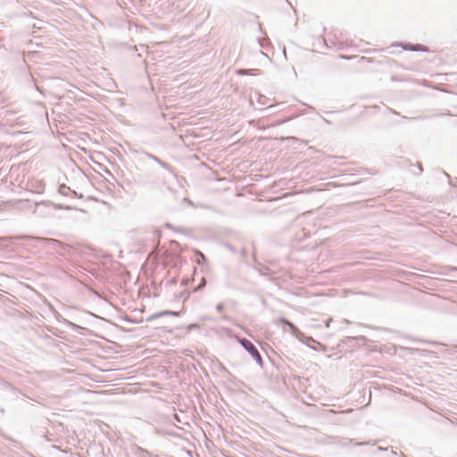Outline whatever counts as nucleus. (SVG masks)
<instances>
[{
    "label": "nucleus",
    "mask_w": 457,
    "mask_h": 457,
    "mask_svg": "<svg viewBox=\"0 0 457 457\" xmlns=\"http://www.w3.org/2000/svg\"><path fill=\"white\" fill-rule=\"evenodd\" d=\"M241 345L251 354L258 364L262 365V359L255 345L246 338L239 339Z\"/></svg>",
    "instance_id": "nucleus-1"
},
{
    "label": "nucleus",
    "mask_w": 457,
    "mask_h": 457,
    "mask_svg": "<svg viewBox=\"0 0 457 457\" xmlns=\"http://www.w3.org/2000/svg\"><path fill=\"white\" fill-rule=\"evenodd\" d=\"M205 285H206V280L204 278H202V283H201L202 289L205 287Z\"/></svg>",
    "instance_id": "nucleus-5"
},
{
    "label": "nucleus",
    "mask_w": 457,
    "mask_h": 457,
    "mask_svg": "<svg viewBox=\"0 0 457 457\" xmlns=\"http://www.w3.org/2000/svg\"><path fill=\"white\" fill-rule=\"evenodd\" d=\"M224 306L222 303H219L217 306H216V309L218 312H222Z\"/></svg>",
    "instance_id": "nucleus-4"
},
{
    "label": "nucleus",
    "mask_w": 457,
    "mask_h": 457,
    "mask_svg": "<svg viewBox=\"0 0 457 457\" xmlns=\"http://www.w3.org/2000/svg\"><path fill=\"white\" fill-rule=\"evenodd\" d=\"M418 169H420V170L422 171V167L420 163H419Z\"/></svg>",
    "instance_id": "nucleus-8"
},
{
    "label": "nucleus",
    "mask_w": 457,
    "mask_h": 457,
    "mask_svg": "<svg viewBox=\"0 0 457 457\" xmlns=\"http://www.w3.org/2000/svg\"><path fill=\"white\" fill-rule=\"evenodd\" d=\"M281 323L289 328L290 333L295 337L297 339L302 340V337H304L303 333L301 332L291 321L282 318Z\"/></svg>",
    "instance_id": "nucleus-2"
},
{
    "label": "nucleus",
    "mask_w": 457,
    "mask_h": 457,
    "mask_svg": "<svg viewBox=\"0 0 457 457\" xmlns=\"http://www.w3.org/2000/svg\"><path fill=\"white\" fill-rule=\"evenodd\" d=\"M357 445H366V443H358Z\"/></svg>",
    "instance_id": "nucleus-9"
},
{
    "label": "nucleus",
    "mask_w": 457,
    "mask_h": 457,
    "mask_svg": "<svg viewBox=\"0 0 457 457\" xmlns=\"http://www.w3.org/2000/svg\"><path fill=\"white\" fill-rule=\"evenodd\" d=\"M403 48L406 50H411V51H419V50L425 51V46L422 45H419V44H417V45L406 44L403 46Z\"/></svg>",
    "instance_id": "nucleus-3"
},
{
    "label": "nucleus",
    "mask_w": 457,
    "mask_h": 457,
    "mask_svg": "<svg viewBox=\"0 0 457 457\" xmlns=\"http://www.w3.org/2000/svg\"><path fill=\"white\" fill-rule=\"evenodd\" d=\"M402 457H406L403 453L401 454Z\"/></svg>",
    "instance_id": "nucleus-10"
},
{
    "label": "nucleus",
    "mask_w": 457,
    "mask_h": 457,
    "mask_svg": "<svg viewBox=\"0 0 457 457\" xmlns=\"http://www.w3.org/2000/svg\"><path fill=\"white\" fill-rule=\"evenodd\" d=\"M259 44L262 47H264L265 42L259 40Z\"/></svg>",
    "instance_id": "nucleus-7"
},
{
    "label": "nucleus",
    "mask_w": 457,
    "mask_h": 457,
    "mask_svg": "<svg viewBox=\"0 0 457 457\" xmlns=\"http://www.w3.org/2000/svg\"><path fill=\"white\" fill-rule=\"evenodd\" d=\"M201 258H202V266H203L204 262H205V256L204 255V253H202Z\"/></svg>",
    "instance_id": "nucleus-6"
}]
</instances>
